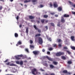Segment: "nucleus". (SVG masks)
I'll list each match as a JSON object with an SVG mask.
<instances>
[{
  "label": "nucleus",
  "mask_w": 75,
  "mask_h": 75,
  "mask_svg": "<svg viewBox=\"0 0 75 75\" xmlns=\"http://www.w3.org/2000/svg\"><path fill=\"white\" fill-rule=\"evenodd\" d=\"M30 48L31 50H33L34 48V46L33 45H30Z\"/></svg>",
  "instance_id": "nucleus-7"
},
{
  "label": "nucleus",
  "mask_w": 75,
  "mask_h": 75,
  "mask_svg": "<svg viewBox=\"0 0 75 75\" xmlns=\"http://www.w3.org/2000/svg\"><path fill=\"white\" fill-rule=\"evenodd\" d=\"M48 20H46L45 21L46 23H48Z\"/></svg>",
  "instance_id": "nucleus-63"
},
{
  "label": "nucleus",
  "mask_w": 75,
  "mask_h": 75,
  "mask_svg": "<svg viewBox=\"0 0 75 75\" xmlns=\"http://www.w3.org/2000/svg\"><path fill=\"white\" fill-rule=\"evenodd\" d=\"M47 39L48 40L50 41H51V38H48V37H47Z\"/></svg>",
  "instance_id": "nucleus-25"
},
{
  "label": "nucleus",
  "mask_w": 75,
  "mask_h": 75,
  "mask_svg": "<svg viewBox=\"0 0 75 75\" xmlns=\"http://www.w3.org/2000/svg\"><path fill=\"white\" fill-rule=\"evenodd\" d=\"M64 49H65V50H67L68 49V48L67 47H64Z\"/></svg>",
  "instance_id": "nucleus-48"
},
{
  "label": "nucleus",
  "mask_w": 75,
  "mask_h": 75,
  "mask_svg": "<svg viewBox=\"0 0 75 75\" xmlns=\"http://www.w3.org/2000/svg\"><path fill=\"white\" fill-rule=\"evenodd\" d=\"M62 58L63 59H66V58L64 56H62Z\"/></svg>",
  "instance_id": "nucleus-27"
},
{
  "label": "nucleus",
  "mask_w": 75,
  "mask_h": 75,
  "mask_svg": "<svg viewBox=\"0 0 75 75\" xmlns=\"http://www.w3.org/2000/svg\"><path fill=\"white\" fill-rule=\"evenodd\" d=\"M42 52H44L45 51V50H44V49H42Z\"/></svg>",
  "instance_id": "nucleus-60"
},
{
  "label": "nucleus",
  "mask_w": 75,
  "mask_h": 75,
  "mask_svg": "<svg viewBox=\"0 0 75 75\" xmlns=\"http://www.w3.org/2000/svg\"><path fill=\"white\" fill-rule=\"evenodd\" d=\"M20 47L21 48H24V46H20Z\"/></svg>",
  "instance_id": "nucleus-52"
},
{
  "label": "nucleus",
  "mask_w": 75,
  "mask_h": 75,
  "mask_svg": "<svg viewBox=\"0 0 75 75\" xmlns=\"http://www.w3.org/2000/svg\"><path fill=\"white\" fill-rule=\"evenodd\" d=\"M33 43V41L32 40H30V44H32Z\"/></svg>",
  "instance_id": "nucleus-45"
},
{
  "label": "nucleus",
  "mask_w": 75,
  "mask_h": 75,
  "mask_svg": "<svg viewBox=\"0 0 75 75\" xmlns=\"http://www.w3.org/2000/svg\"><path fill=\"white\" fill-rule=\"evenodd\" d=\"M63 17L62 16V23H64L65 22V20H64V19L63 18Z\"/></svg>",
  "instance_id": "nucleus-11"
},
{
  "label": "nucleus",
  "mask_w": 75,
  "mask_h": 75,
  "mask_svg": "<svg viewBox=\"0 0 75 75\" xmlns=\"http://www.w3.org/2000/svg\"><path fill=\"white\" fill-rule=\"evenodd\" d=\"M40 71H44V70L42 69H40Z\"/></svg>",
  "instance_id": "nucleus-56"
},
{
  "label": "nucleus",
  "mask_w": 75,
  "mask_h": 75,
  "mask_svg": "<svg viewBox=\"0 0 75 75\" xmlns=\"http://www.w3.org/2000/svg\"><path fill=\"white\" fill-rule=\"evenodd\" d=\"M50 67L51 68H54V66L52 65H50Z\"/></svg>",
  "instance_id": "nucleus-21"
},
{
  "label": "nucleus",
  "mask_w": 75,
  "mask_h": 75,
  "mask_svg": "<svg viewBox=\"0 0 75 75\" xmlns=\"http://www.w3.org/2000/svg\"><path fill=\"white\" fill-rule=\"evenodd\" d=\"M6 65H10V62H8V63H6Z\"/></svg>",
  "instance_id": "nucleus-23"
},
{
  "label": "nucleus",
  "mask_w": 75,
  "mask_h": 75,
  "mask_svg": "<svg viewBox=\"0 0 75 75\" xmlns=\"http://www.w3.org/2000/svg\"><path fill=\"white\" fill-rule=\"evenodd\" d=\"M40 8H42V7H44V6L42 5H40Z\"/></svg>",
  "instance_id": "nucleus-37"
},
{
  "label": "nucleus",
  "mask_w": 75,
  "mask_h": 75,
  "mask_svg": "<svg viewBox=\"0 0 75 75\" xmlns=\"http://www.w3.org/2000/svg\"><path fill=\"white\" fill-rule=\"evenodd\" d=\"M30 1H31V0H28V1L25 0L24 1V3H28V2H30Z\"/></svg>",
  "instance_id": "nucleus-14"
},
{
  "label": "nucleus",
  "mask_w": 75,
  "mask_h": 75,
  "mask_svg": "<svg viewBox=\"0 0 75 75\" xmlns=\"http://www.w3.org/2000/svg\"><path fill=\"white\" fill-rule=\"evenodd\" d=\"M54 7H58V5H57V2H55L54 4Z\"/></svg>",
  "instance_id": "nucleus-10"
},
{
  "label": "nucleus",
  "mask_w": 75,
  "mask_h": 75,
  "mask_svg": "<svg viewBox=\"0 0 75 75\" xmlns=\"http://www.w3.org/2000/svg\"><path fill=\"white\" fill-rule=\"evenodd\" d=\"M37 23H40V21H37Z\"/></svg>",
  "instance_id": "nucleus-62"
},
{
  "label": "nucleus",
  "mask_w": 75,
  "mask_h": 75,
  "mask_svg": "<svg viewBox=\"0 0 75 75\" xmlns=\"http://www.w3.org/2000/svg\"><path fill=\"white\" fill-rule=\"evenodd\" d=\"M43 42V41H42V39L41 38H39V43L40 44H42Z\"/></svg>",
  "instance_id": "nucleus-3"
},
{
  "label": "nucleus",
  "mask_w": 75,
  "mask_h": 75,
  "mask_svg": "<svg viewBox=\"0 0 75 75\" xmlns=\"http://www.w3.org/2000/svg\"><path fill=\"white\" fill-rule=\"evenodd\" d=\"M2 6H0V10H1V9H2Z\"/></svg>",
  "instance_id": "nucleus-46"
},
{
  "label": "nucleus",
  "mask_w": 75,
  "mask_h": 75,
  "mask_svg": "<svg viewBox=\"0 0 75 75\" xmlns=\"http://www.w3.org/2000/svg\"><path fill=\"white\" fill-rule=\"evenodd\" d=\"M51 24V25H52V26H53V27L54 26V24L53 23H52Z\"/></svg>",
  "instance_id": "nucleus-42"
},
{
  "label": "nucleus",
  "mask_w": 75,
  "mask_h": 75,
  "mask_svg": "<svg viewBox=\"0 0 75 75\" xmlns=\"http://www.w3.org/2000/svg\"><path fill=\"white\" fill-rule=\"evenodd\" d=\"M56 46H57V45L56 44H54V47H56Z\"/></svg>",
  "instance_id": "nucleus-58"
},
{
  "label": "nucleus",
  "mask_w": 75,
  "mask_h": 75,
  "mask_svg": "<svg viewBox=\"0 0 75 75\" xmlns=\"http://www.w3.org/2000/svg\"><path fill=\"white\" fill-rule=\"evenodd\" d=\"M47 54H50V52H47Z\"/></svg>",
  "instance_id": "nucleus-55"
},
{
  "label": "nucleus",
  "mask_w": 75,
  "mask_h": 75,
  "mask_svg": "<svg viewBox=\"0 0 75 75\" xmlns=\"http://www.w3.org/2000/svg\"><path fill=\"white\" fill-rule=\"evenodd\" d=\"M32 74H33V75H36V74L39 75V74H40V73L37 72V69L35 68H34L32 70Z\"/></svg>",
  "instance_id": "nucleus-1"
},
{
  "label": "nucleus",
  "mask_w": 75,
  "mask_h": 75,
  "mask_svg": "<svg viewBox=\"0 0 75 75\" xmlns=\"http://www.w3.org/2000/svg\"><path fill=\"white\" fill-rule=\"evenodd\" d=\"M15 37H18V34L17 33H15Z\"/></svg>",
  "instance_id": "nucleus-29"
},
{
  "label": "nucleus",
  "mask_w": 75,
  "mask_h": 75,
  "mask_svg": "<svg viewBox=\"0 0 75 75\" xmlns=\"http://www.w3.org/2000/svg\"><path fill=\"white\" fill-rule=\"evenodd\" d=\"M53 63L54 65H57V64H58V62H53Z\"/></svg>",
  "instance_id": "nucleus-24"
},
{
  "label": "nucleus",
  "mask_w": 75,
  "mask_h": 75,
  "mask_svg": "<svg viewBox=\"0 0 75 75\" xmlns=\"http://www.w3.org/2000/svg\"><path fill=\"white\" fill-rule=\"evenodd\" d=\"M41 35V34H38L35 35V37H37L38 36H40Z\"/></svg>",
  "instance_id": "nucleus-20"
},
{
  "label": "nucleus",
  "mask_w": 75,
  "mask_h": 75,
  "mask_svg": "<svg viewBox=\"0 0 75 75\" xmlns=\"http://www.w3.org/2000/svg\"><path fill=\"white\" fill-rule=\"evenodd\" d=\"M50 5L51 7H52V4H51V3H50Z\"/></svg>",
  "instance_id": "nucleus-47"
},
{
  "label": "nucleus",
  "mask_w": 75,
  "mask_h": 75,
  "mask_svg": "<svg viewBox=\"0 0 75 75\" xmlns=\"http://www.w3.org/2000/svg\"><path fill=\"white\" fill-rule=\"evenodd\" d=\"M55 17H58V15H55Z\"/></svg>",
  "instance_id": "nucleus-57"
},
{
  "label": "nucleus",
  "mask_w": 75,
  "mask_h": 75,
  "mask_svg": "<svg viewBox=\"0 0 75 75\" xmlns=\"http://www.w3.org/2000/svg\"><path fill=\"white\" fill-rule=\"evenodd\" d=\"M71 49H72V50H75V47L74 46L71 47Z\"/></svg>",
  "instance_id": "nucleus-22"
},
{
  "label": "nucleus",
  "mask_w": 75,
  "mask_h": 75,
  "mask_svg": "<svg viewBox=\"0 0 75 75\" xmlns=\"http://www.w3.org/2000/svg\"><path fill=\"white\" fill-rule=\"evenodd\" d=\"M69 54H71V53L69 51L67 50L66 51Z\"/></svg>",
  "instance_id": "nucleus-26"
},
{
  "label": "nucleus",
  "mask_w": 75,
  "mask_h": 75,
  "mask_svg": "<svg viewBox=\"0 0 75 75\" xmlns=\"http://www.w3.org/2000/svg\"><path fill=\"white\" fill-rule=\"evenodd\" d=\"M44 65L46 66V67H48V64H47V63H45L44 64Z\"/></svg>",
  "instance_id": "nucleus-40"
},
{
  "label": "nucleus",
  "mask_w": 75,
  "mask_h": 75,
  "mask_svg": "<svg viewBox=\"0 0 75 75\" xmlns=\"http://www.w3.org/2000/svg\"><path fill=\"white\" fill-rule=\"evenodd\" d=\"M44 17L45 18H47V17H48V15H44Z\"/></svg>",
  "instance_id": "nucleus-34"
},
{
  "label": "nucleus",
  "mask_w": 75,
  "mask_h": 75,
  "mask_svg": "<svg viewBox=\"0 0 75 75\" xmlns=\"http://www.w3.org/2000/svg\"><path fill=\"white\" fill-rule=\"evenodd\" d=\"M71 39L72 41H74V36H71Z\"/></svg>",
  "instance_id": "nucleus-19"
},
{
  "label": "nucleus",
  "mask_w": 75,
  "mask_h": 75,
  "mask_svg": "<svg viewBox=\"0 0 75 75\" xmlns=\"http://www.w3.org/2000/svg\"><path fill=\"white\" fill-rule=\"evenodd\" d=\"M50 14L52 15H54V14H55V13H51Z\"/></svg>",
  "instance_id": "nucleus-50"
},
{
  "label": "nucleus",
  "mask_w": 75,
  "mask_h": 75,
  "mask_svg": "<svg viewBox=\"0 0 75 75\" xmlns=\"http://www.w3.org/2000/svg\"><path fill=\"white\" fill-rule=\"evenodd\" d=\"M64 54V53L61 52H59V53H57L56 54V56H60L61 55H63Z\"/></svg>",
  "instance_id": "nucleus-4"
},
{
  "label": "nucleus",
  "mask_w": 75,
  "mask_h": 75,
  "mask_svg": "<svg viewBox=\"0 0 75 75\" xmlns=\"http://www.w3.org/2000/svg\"><path fill=\"white\" fill-rule=\"evenodd\" d=\"M38 32L39 33H40L41 32V30H38Z\"/></svg>",
  "instance_id": "nucleus-54"
},
{
  "label": "nucleus",
  "mask_w": 75,
  "mask_h": 75,
  "mask_svg": "<svg viewBox=\"0 0 75 75\" xmlns=\"http://www.w3.org/2000/svg\"><path fill=\"white\" fill-rule=\"evenodd\" d=\"M57 41H58V42H60L61 40V39H59V40H57Z\"/></svg>",
  "instance_id": "nucleus-43"
},
{
  "label": "nucleus",
  "mask_w": 75,
  "mask_h": 75,
  "mask_svg": "<svg viewBox=\"0 0 75 75\" xmlns=\"http://www.w3.org/2000/svg\"><path fill=\"white\" fill-rule=\"evenodd\" d=\"M45 20H44V19L42 20H41V21L42 23H44V22Z\"/></svg>",
  "instance_id": "nucleus-38"
},
{
  "label": "nucleus",
  "mask_w": 75,
  "mask_h": 75,
  "mask_svg": "<svg viewBox=\"0 0 75 75\" xmlns=\"http://www.w3.org/2000/svg\"><path fill=\"white\" fill-rule=\"evenodd\" d=\"M33 52L35 55H37V54H38L39 53H40V52L37 51H35Z\"/></svg>",
  "instance_id": "nucleus-5"
},
{
  "label": "nucleus",
  "mask_w": 75,
  "mask_h": 75,
  "mask_svg": "<svg viewBox=\"0 0 75 75\" xmlns=\"http://www.w3.org/2000/svg\"><path fill=\"white\" fill-rule=\"evenodd\" d=\"M22 27V25L21 24H20V25H19V27L20 28H21V27Z\"/></svg>",
  "instance_id": "nucleus-53"
},
{
  "label": "nucleus",
  "mask_w": 75,
  "mask_h": 75,
  "mask_svg": "<svg viewBox=\"0 0 75 75\" xmlns=\"http://www.w3.org/2000/svg\"><path fill=\"white\" fill-rule=\"evenodd\" d=\"M45 28L46 30H48V26H46L45 27Z\"/></svg>",
  "instance_id": "nucleus-51"
},
{
  "label": "nucleus",
  "mask_w": 75,
  "mask_h": 75,
  "mask_svg": "<svg viewBox=\"0 0 75 75\" xmlns=\"http://www.w3.org/2000/svg\"><path fill=\"white\" fill-rule=\"evenodd\" d=\"M72 13L73 14L75 15V12L74 11H72Z\"/></svg>",
  "instance_id": "nucleus-41"
},
{
  "label": "nucleus",
  "mask_w": 75,
  "mask_h": 75,
  "mask_svg": "<svg viewBox=\"0 0 75 75\" xmlns=\"http://www.w3.org/2000/svg\"><path fill=\"white\" fill-rule=\"evenodd\" d=\"M26 33H28V28H27L26 29Z\"/></svg>",
  "instance_id": "nucleus-32"
},
{
  "label": "nucleus",
  "mask_w": 75,
  "mask_h": 75,
  "mask_svg": "<svg viewBox=\"0 0 75 75\" xmlns=\"http://www.w3.org/2000/svg\"><path fill=\"white\" fill-rule=\"evenodd\" d=\"M16 19H17V20H18V16H17V17H16Z\"/></svg>",
  "instance_id": "nucleus-49"
},
{
  "label": "nucleus",
  "mask_w": 75,
  "mask_h": 75,
  "mask_svg": "<svg viewBox=\"0 0 75 75\" xmlns=\"http://www.w3.org/2000/svg\"><path fill=\"white\" fill-rule=\"evenodd\" d=\"M20 44H21V41H19L18 42L17 44L16 45V46H18L19 45H20Z\"/></svg>",
  "instance_id": "nucleus-6"
},
{
  "label": "nucleus",
  "mask_w": 75,
  "mask_h": 75,
  "mask_svg": "<svg viewBox=\"0 0 75 75\" xmlns=\"http://www.w3.org/2000/svg\"><path fill=\"white\" fill-rule=\"evenodd\" d=\"M10 66H16V65L14 64H10Z\"/></svg>",
  "instance_id": "nucleus-16"
},
{
  "label": "nucleus",
  "mask_w": 75,
  "mask_h": 75,
  "mask_svg": "<svg viewBox=\"0 0 75 75\" xmlns=\"http://www.w3.org/2000/svg\"><path fill=\"white\" fill-rule=\"evenodd\" d=\"M37 0H32V2L33 3V4H37Z\"/></svg>",
  "instance_id": "nucleus-9"
},
{
  "label": "nucleus",
  "mask_w": 75,
  "mask_h": 75,
  "mask_svg": "<svg viewBox=\"0 0 75 75\" xmlns=\"http://www.w3.org/2000/svg\"><path fill=\"white\" fill-rule=\"evenodd\" d=\"M25 50L26 51H27V52H28V49H25Z\"/></svg>",
  "instance_id": "nucleus-39"
},
{
  "label": "nucleus",
  "mask_w": 75,
  "mask_h": 75,
  "mask_svg": "<svg viewBox=\"0 0 75 75\" xmlns=\"http://www.w3.org/2000/svg\"><path fill=\"white\" fill-rule=\"evenodd\" d=\"M33 27L36 30H38V28H37L36 26L34 25L33 26Z\"/></svg>",
  "instance_id": "nucleus-33"
},
{
  "label": "nucleus",
  "mask_w": 75,
  "mask_h": 75,
  "mask_svg": "<svg viewBox=\"0 0 75 75\" xmlns=\"http://www.w3.org/2000/svg\"><path fill=\"white\" fill-rule=\"evenodd\" d=\"M8 61V59H6L5 61H4V62H7Z\"/></svg>",
  "instance_id": "nucleus-44"
},
{
  "label": "nucleus",
  "mask_w": 75,
  "mask_h": 75,
  "mask_svg": "<svg viewBox=\"0 0 75 75\" xmlns=\"http://www.w3.org/2000/svg\"><path fill=\"white\" fill-rule=\"evenodd\" d=\"M19 64H20V65H23V61H21L20 62V63H19Z\"/></svg>",
  "instance_id": "nucleus-30"
},
{
  "label": "nucleus",
  "mask_w": 75,
  "mask_h": 75,
  "mask_svg": "<svg viewBox=\"0 0 75 75\" xmlns=\"http://www.w3.org/2000/svg\"><path fill=\"white\" fill-rule=\"evenodd\" d=\"M68 64H72V62L70 61H69L68 62Z\"/></svg>",
  "instance_id": "nucleus-31"
},
{
  "label": "nucleus",
  "mask_w": 75,
  "mask_h": 75,
  "mask_svg": "<svg viewBox=\"0 0 75 75\" xmlns=\"http://www.w3.org/2000/svg\"><path fill=\"white\" fill-rule=\"evenodd\" d=\"M46 58H47V59L49 60V61H52V59L51 58H49V57L48 56H46Z\"/></svg>",
  "instance_id": "nucleus-8"
},
{
  "label": "nucleus",
  "mask_w": 75,
  "mask_h": 75,
  "mask_svg": "<svg viewBox=\"0 0 75 75\" xmlns=\"http://www.w3.org/2000/svg\"><path fill=\"white\" fill-rule=\"evenodd\" d=\"M58 10L59 11H61L62 10V7H59L58 8Z\"/></svg>",
  "instance_id": "nucleus-15"
},
{
  "label": "nucleus",
  "mask_w": 75,
  "mask_h": 75,
  "mask_svg": "<svg viewBox=\"0 0 75 75\" xmlns=\"http://www.w3.org/2000/svg\"><path fill=\"white\" fill-rule=\"evenodd\" d=\"M13 72H15L16 71V69L14 68H13Z\"/></svg>",
  "instance_id": "nucleus-18"
},
{
  "label": "nucleus",
  "mask_w": 75,
  "mask_h": 75,
  "mask_svg": "<svg viewBox=\"0 0 75 75\" xmlns=\"http://www.w3.org/2000/svg\"><path fill=\"white\" fill-rule=\"evenodd\" d=\"M69 16V15H68L67 14H65L64 16V17H68Z\"/></svg>",
  "instance_id": "nucleus-13"
},
{
  "label": "nucleus",
  "mask_w": 75,
  "mask_h": 75,
  "mask_svg": "<svg viewBox=\"0 0 75 75\" xmlns=\"http://www.w3.org/2000/svg\"><path fill=\"white\" fill-rule=\"evenodd\" d=\"M53 50V48L52 47L50 48L49 49V51H52Z\"/></svg>",
  "instance_id": "nucleus-35"
},
{
  "label": "nucleus",
  "mask_w": 75,
  "mask_h": 75,
  "mask_svg": "<svg viewBox=\"0 0 75 75\" xmlns=\"http://www.w3.org/2000/svg\"><path fill=\"white\" fill-rule=\"evenodd\" d=\"M25 7H27V5H25Z\"/></svg>",
  "instance_id": "nucleus-64"
},
{
  "label": "nucleus",
  "mask_w": 75,
  "mask_h": 75,
  "mask_svg": "<svg viewBox=\"0 0 75 75\" xmlns=\"http://www.w3.org/2000/svg\"><path fill=\"white\" fill-rule=\"evenodd\" d=\"M23 55L21 54L20 55H18L17 56H15V57L16 59H20L21 58H21V57H23Z\"/></svg>",
  "instance_id": "nucleus-2"
},
{
  "label": "nucleus",
  "mask_w": 75,
  "mask_h": 75,
  "mask_svg": "<svg viewBox=\"0 0 75 75\" xmlns=\"http://www.w3.org/2000/svg\"><path fill=\"white\" fill-rule=\"evenodd\" d=\"M51 75H55V74H54V73H52Z\"/></svg>",
  "instance_id": "nucleus-61"
},
{
  "label": "nucleus",
  "mask_w": 75,
  "mask_h": 75,
  "mask_svg": "<svg viewBox=\"0 0 75 75\" xmlns=\"http://www.w3.org/2000/svg\"><path fill=\"white\" fill-rule=\"evenodd\" d=\"M62 45H61V44L59 43V47H61Z\"/></svg>",
  "instance_id": "nucleus-36"
},
{
  "label": "nucleus",
  "mask_w": 75,
  "mask_h": 75,
  "mask_svg": "<svg viewBox=\"0 0 75 75\" xmlns=\"http://www.w3.org/2000/svg\"><path fill=\"white\" fill-rule=\"evenodd\" d=\"M29 18L30 19H33L34 18V16H29Z\"/></svg>",
  "instance_id": "nucleus-12"
},
{
  "label": "nucleus",
  "mask_w": 75,
  "mask_h": 75,
  "mask_svg": "<svg viewBox=\"0 0 75 75\" xmlns=\"http://www.w3.org/2000/svg\"><path fill=\"white\" fill-rule=\"evenodd\" d=\"M67 72L68 71L67 70H64L63 71V73H64L65 74H67Z\"/></svg>",
  "instance_id": "nucleus-17"
},
{
  "label": "nucleus",
  "mask_w": 75,
  "mask_h": 75,
  "mask_svg": "<svg viewBox=\"0 0 75 75\" xmlns=\"http://www.w3.org/2000/svg\"><path fill=\"white\" fill-rule=\"evenodd\" d=\"M67 74H69V75H70V74H71V73H70V72H67Z\"/></svg>",
  "instance_id": "nucleus-59"
},
{
  "label": "nucleus",
  "mask_w": 75,
  "mask_h": 75,
  "mask_svg": "<svg viewBox=\"0 0 75 75\" xmlns=\"http://www.w3.org/2000/svg\"><path fill=\"white\" fill-rule=\"evenodd\" d=\"M16 62L17 64H20V62L19 61H16Z\"/></svg>",
  "instance_id": "nucleus-28"
}]
</instances>
